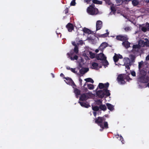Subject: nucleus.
I'll list each match as a JSON object with an SVG mask.
<instances>
[{
	"mask_svg": "<svg viewBox=\"0 0 149 149\" xmlns=\"http://www.w3.org/2000/svg\"><path fill=\"white\" fill-rule=\"evenodd\" d=\"M139 44L141 45V47H143L145 46H149V40L147 38H145L144 40H140L139 42Z\"/></svg>",
	"mask_w": 149,
	"mask_h": 149,
	"instance_id": "obj_4",
	"label": "nucleus"
},
{
	"mask_svg": "<svg viewBox=\"0 0 149 149\" xmlns=\"http://www.w3.org/2000/svg\"><path fill=\"white\" fill-rule=\"evenodd\" d=\"M129 57L131 59L130 61L132 63H133L135 62V60L136 58V56L134 55L131 54L130 55Z\"/></svg>",
	"mask_w": 149,
	"mask_h": 149,
	"instance_id": "obj_24",
	"label": "nucleus"
},
{
	"mask_svg": "<svg viewBox=\"0 0 149 149\" xmlns=\"http://www.w3.org/2000/svg\"><path fill=\"white\" fill-rule=\"evenodd\" d=\"M66 27L69 32H71L74 29L73 25L70 23H68Z\"/></svg>",
	"mask_w": 149,
	"mask_h": 149,
	"instance_id": "obj_13",
	"label": "nucleus"
},
{
	"mask_svg": "<svg viewBox=\"0 0 149 149\" xmlns=\"http://www.w3.org/2000/svg\"><path fill=\"white\" fill-rule=\"evenodd\" d=\"M118 58L121 59L123 58L122 56L120 54H119L118 55Z\"/></svg>",
	"mask_w": 149,
	"mask_h": 149,
	"instance_id": "obj_56",
	"label": "nucleus"
},
{
	"mask_svg": "<svg viewBox=\"0 0 149 149\" xmlns=\"http://www.w3.org/2000/svg\"><path fill=\"white\" fill-rule=\"evenodd\" d=\"M89 54H90V57L91 58H95L96 56V54H95V53H93V52H89Z\"/></svg>",
	"mask_w": 149,
	"mask_h": 149,
	"instance_id": "obj_34",
	"label": "nucleus"
},
{
	"mask_svg": "<svg viewBox=\"0 0 149 149\" xmlns=\"http://www.w3.org/2000/svg\"><path fill=\"white\" fill-rule=\"evenodd\" d=\"M117 80L118 82H120L121 84H124L125 83V81L124 80L123 74H120L117 77Z\"/></svg>",
	"mask_w": 149,
	"mask_h": 149,
	"instance_id": "obj_7",
	"label": "nucleus"
},
{
	"mask_svg": "<svg viewBox=\"0 0 149 149\" xmlns=\"http://www.w3.org/2000/svg\"><path fill=\"white\" fill-rule=\"evenodd\" d=\"M109 65V63L107 60V57L103 54V66L106 68Z\"/></svg>",
	"mask_w": 149,
	"mask_h": 149,
	"instance_id": "obj_10",
	"label": "nucleus"
},
{
	"mask_svg": "<svg viewBox=\"0 0 149 149\" xmlns=\"http://www.w3.org/2000/svg\"><path fill=\"white\" fill-rule=\"evenodd\" d=\"M130 29V28L129 27H127L125 28V31H128Z\"/></svg>",
	"mask_w": 149,
	"mask_h": 149,
	"instance_id": "obj_57",
	"label": "nucleus"
},
{
	"mask_svg": "<svg viewBox=\"0 0 149 149\" xmlns=\"http://www.w3.org/2000/svg\"><path fill=\"white\" fill-rule=\"evenodd\" d=\"M74 92L76 95H80V91L77 88L74 89Z\"/></svg>",
	"mask_w": 149,
	"mask_h": 149,
	"instance_id": "obj_26",
	"label": "nucleus"
},
{
	"mask_svg": "<svg viewBox=\"0 0 149 149\" xmlns=\"http://www.w3.org/2000/svg\"><path fill=\"white\" fill-rule=\"evenodd\" d=\"M146 60L147 61H149V53L148 55L146 57Z\"/></svg>",
	"mask_w": 149,
	"mask_h": 149,
	"instance_id": "obj_58",
	"label": "nucleus"
},
{
	"mask_svg": "<svg viewBox=\"0 0 149 149\" xmlns=\"http://www.w3.org/2000/svg\"><path fill=\"white\" fill-rule=\"evenodd\" d=\"M123 76L124 80L125 79L127 81H130L132 79L128 75L125 74H123Z\"/></svg>",
	"mask_w": 149,
	"mask_h": 149,
	"instance_id": "obj_23",
	"label": "nucleus"
},
{
	"mask_svg": "<svg viewBox=\"0 0 149 149\" xmlns=\"http://www.w3.org/2000/svg\"><path fill=\"white\" fill-rule=\"evenodd\" d=\"M120 140L123 143H124V141L123 139V137L121 135H120Z\"/></svg>",
	"mask_w": 149,
	"mask_h": 149,
	"instance_id": "obj_46",
	"label": "nucleus"
},
{
	"mask_svg": "<svg viewBox=\"0 0 149 149\" xmlns=\"http://www.w3.org/2000/svg\"><path fill=\"white\" fill-rule=\"evenodd\" d=\"M107 107L104 104H103V111H105L107 109Z\"/></svg>",
	"mask_w": 149,
	"mask_h": 149,
	"instance_id": "obj_51",
	"label": "nucleus"
},
{
	"mask_svg": "<svg viewBox=\"0 0 149 149\" xmlns=\"http://www.w3.org/2000/svg\"><path fill=\"white\" fill-rule=\"evenodd\" d=\"M113 4H112L111 5V12H113V13L115 12L116 11V9L115 6H114Z\"/></svg>",
	"mask_w": 149,
	"mask_h": 149,
	"instance_id": "obj_33",
	"label": "nucleus"
},
{
	"mask_svg": "<svg viewBox=\"0 0 149 149\" xmlns=\"http://www.w3.org/2000/svg\"><path fill=\"white\" fill-rule=\"evenodd\" d=\"M108 44L106 42H103V49L106 48L108 46Z\"/></svg>",
	"mask_w": 149,
	"mask_h": 149,
	"instance_id": "obj_45",
	"label": "nucleus"
},
{
	"mask_svg": "<svg viewBox=\"0 0 149 149\" xmlns=\"http://www.w3.org/2000/svg\"><path fill=\"white\" fill-rule=\"evenodd\" d=\"M69 7H68H68H66V8L64 10V12L66 14H67L68 13L69 11Z\"/></svg>",
	"mask_w": 149,
	"mask_h": 149,
	"instance_id": "obj_41",
	"label": "nucleus"
},
{
	"mask_svg": "<svg viewBox=\"0 0 149 149\" xmlns=\"http://www.w3.org/2000/svg\"><path fill=\"white\" fill-rule=\"evenodd\" d=\"M73 45L75 46V47L74 49V52H75L76 54H78L79 52L78 47L75 44H73Z\"/></svg>",
	"mask_w": 149,
	"mask_h": 149,
	"instance_id": "obj_25",
	"label": "nucleus"
},
{
	"mask_svg": "<svg viewBox=\"0 0 149 149\" xmlns=\"http://www.w3.org/2000/svg\"><path fill=\"white\" fill-rule=\"evenodd\" d=\"M88 88L90 90H92L94 88V86L91 84H88L87 85Z\"/></svg>",
	"mask_w": 149,
	"mask_h": 149,
	"instance_id": "obj_37",
	"label": "nucleus"
},
{
	"mask_svg": "<svg viewBox=\"0 0 149 149\" xmlns=\"http://www.w3.org/2000/svg\"><path fill=\"white\" fill-rule=\"evenodd\" d=\"M146 27L148 31H149V23H147L146 25Z\"/></svg>",
	"mask_w": 149,
	"mask_h": 149,
	"instance_id": "obj_54",
	"label": "nucleus"
},
{
	"mask_svg": "<svg viewBox=\"0 0 149 149\" xmlns=\"http://www.w3.org/2000/svg\"><path fill=\"white\" fill-rule=\"evenodd\" d=\"M113 59L114 62L115 63L117 62L119 60L118 55L115 54L114 56L113 57Z\"/></svg>",
	"mask_w": 149,
	"mask_h": 149,
	"instance_id": "obj_30",
	"label": "nucleus"
},
{
	"mask_svg": "<svg viewBox=\"0 0 149 149\" xmlns=\"http://www.w3.org/2000/svg\"><path fill=\"white\" fill-rule=\"evenodd\" d=\"M122 43L123 45L124 46L125 48H128L130 47V43L128 41H124Z\"/></svg>",
	"mask_w": 149,
	"mask_h": 149,
	"instance_id": "obj_19",
	"label": "nucleus"
},
{
	"mask_svg": "<svg viewBox=\"0 0 149 149\" xmlns=\"http://www.w3.org/2000/svg\"><path fill=\"white\" fill-rule=\"evenodd\" d=\"M88 70H85L83 69H81L79 70V72L80 74H84L85 72H86Z\"/></svg>",
	"mask_w": 149,
	"mask_h": 149,
	"instance_id": "obj_38",
	"label": "nucleus"
},
{
	"mask_svg": "<svg viewBox=\"0 0 149 149\" xmlns=\"http://www.w3.org/2000/svg\"><path fill=\"white\" fill-rule=\"evenodd\" d=\"M143 64V62L142 61L141 62H140L139 63V69L140 68H141V66Z\"/></svg>",
	"mask_w": 149,
	"mask_h": 149,
	"instance_id": "obj_48",
	"label": "nucleus"
},
{
	"mask_svg": "<svg viewBox=\"0 0 149 149\" xmlns=\"http://www.w3.org/2000/svg\"><path fill=\"white\" fill-rule=\"evenodd\" d=\"M71 68H70V67H69V66H68L66 67L67 69L68 70H70Z\"/></svg>",
	"mask_w": 149,
	"mask_h": 149,
	"instance_id": "obj_62",
	"label": "nucleus"
},
{
	"mask_svg": "<svg viewBox=\"0 0 149 149\" xmlns=\"http://www.w3.org/2000/svg\"><path fill=\"white\" fill-rule=\"evenodd\" d=\"M116 137L117 138H118L119 137L120 138V136L119 134H117L116 135Z\"/></svg>",
	"mask_w": 149,
	"mask_h": 149,
	"instance_id": "obj_63",
	"label": "nucleus"
},
{
	"mask_svg": "<svg viewBox=\"0 0 149 149\" xmlns=\"http://www.w3.org/2000/svg\"><path fill=\"white\" fill-rule=\"evenodd\" d=\"M149 81L148 78H145L144 77H141L140 78L139 82L143 83H148Z\"/></svg>",
	"mask_w": 149,
	"mask_h": 149,
	"instance_id": "obj_12",
	"label": "nucleus"
},
{
	"mask_svg": "<svg viewBox=\"0 0 149 149\" xmlns=\"http://www.w3.org/2000/svg\"><path fill=\"white\" fill-rule=\"evenodd\" d=\"M95 58L97 60L102 61V53H100L99 54H96Z\"/></svg>",
	"mask_w": 149,
	"mask_h": 149,
	"instance_id": "obj_20",
	"label": "nucleus"
},
{
	"mask_svg": "<svg viewBox=\"0 0 149 149\" xmlns=\"http://www.w3.org/2000/svg\"><path fill=\"white\" fill-rule=\"evenodd\" d=\"M83 31L84 33L89 34H91L92 32V31L90 30L85 27L83 29Z\"/></svg>",
	"mask_w": 149,
	"mask_h": 149,
	"instance_id": "obj_21",
	"label": "nucleus"
},
{
	"mask_svg": "<svg viewBox=\"0 0 149 149\" xmlns=\"http://www.w3.org/2000/svg\"><path fill=\"white\" fill-rule=\"evenodd\" d=\"M84 92H86L88 91V90L87 88H84Z\"/></svg>",
	"mask_w": 149,
	"mask_h": 149,
	"instance_id": "obj_59",
	"label": "nucleus"
},
{
	"mask_svg": "<svg viewBox=\"0 0 149 149\" xmlns=\"http://www.w3.org/2000/svg\"><path fill=\"white\" fill-rule=\"evenodd\" d=\"M116 39L118 40L122 41H127L128 39L126 35H120L116 36Z\"/></svg>",
	"mask_w": 149,
	"mask_h": 149,
	"instance_id": "obj_6",
	"label": "nucleus"
},
{
	"mask_svg": "<svg viewBox=\"0 0 149 149\" xmlns=\"http://www.w3.org/2000/svg\"><path fill=\"white\" fill-rule=\"evenodd\" d=\"M102 22L101 21L98 20L97 21L96 23V30H98L100 29L102 26Z\"/></svg>",
	"mask_w": 149,
	"mask_h": 149,
	"instance_id": "obj_14",
	"label": "nucleus"
},
{
	"mask_svg": "<svg viewBox=\"0 0 149 149\" xmlns=\"http://www.w3.org/2000/svg\"><path fill=\"white\" fill-rule=\"evenodd\" d=\"M75 68H71V69L70 70L73 73H77V71H75Z\"/></svg>",
	"mask_w": 149,
	"mask_h": 149,
	"instance_id": "obj_47",
	"label": "nucleus"
},
{
	"mask_svg": "<svg viewBox=\"0 0 149 149\" xmlns=\"http://www.w3.org/2000/svg\"><path fill=\"white\" fill-rule=\"evenodd\" d=\"M75 4H76V2L75 1H74V0H72L71 1V2L70 3V5L72 6H75Z\"/></svg>",
	"mask_w": 149,
	"mask_h": 149,
	"instance_id": "obj_43",
	"label": "nucleus"
},
{
	"mask_svg": "<svg viewBox=\"0 0 149 149\" xmlns=\"http://www.w3.org/2000/svg\"><path fill=\"white\" fill-rule=\"evenodd\" d=\"M122 4H127L128 2L131 1V0H122Z\"/></svg>",
	"mask_w": 149,
	"mask_h": 149,
	"instance_id": "obj_40",
	"label": "nucleus"
},
{
	"mask_svg": "<svg viewBox=\"0 0 149 149\" xmlns=\"http://www.w3.org/2000/svg\"><path fill=\"white\" fill-rule=\"evenodd\" d=\"M67 55L69 56H70V59L71 60L74 61V60H77L78 58V56L77 55H75L73 57H72V54L71 53V54L68 53Z\"/></svg>",
	"mask_w": 149,
	"mask_h": 149,
	"instance_id": "obj_17",
	"label": "nucleus"
},
{
	"mask_svg": "<svg viewBox=\"0 0 149 149\" xmlns=\"http://www.w3.org/2000/svg\"><path fill=\"white\" fill-rule=\"evenodd\" d=\"M110 95L111 93L109 90L107 89H103V100H104L105 102L107 101H109L110 99L107 100L106 98L109 97V98L110 99V97L109 96Z\"/></svg>",
	"mask_w": 149,
	"mask_h": 149,
	"instance_id": "obj_2",
	"label": "nucleus"
},
{
	"mask_svg": "<svg viewBox=\"0 0 149 149\" xmlns=\"http://www.w3.org/2000/svg\"><path fill=\"white\" fill-rule=\"evenodd\" d=\"M109 84L108 82L103 84V89H107L109 86Z\"/></svg>",
	"mask_w": 149,
	"mask_h": 149,
	"instance_id": "obj_36",
	"label": "nucleus"
},
{
	"mask_svg": "<svg viewBox=\"0 0 149 149\" xmlns=\"http://www.w3.org/2000/svg\"><path fill=\"white\" fill-rule=\"evenodd\" d=\"M108 127V125L107 122L104 121L103 122V129H107Z\"/></svg>",
	"mask_w": 149,
	"mask_h": 149,
	"instance_id": "obj_28",
	"label": "nucleus"
},
{
	"mask_svg": "<svg viewBox=\"0 0 149 149\" xmlns=\"http://www.w3.org/2000/svg\"><path fill=\"white\" fill-rule=\"evenodd\" d=\"M123 61L124 62L123 65H125L127 70H130V66L132 65V63L130 58L127 57L124 58L123 59Z\"/></svg>",
	"mask_w": 149,
	"mask_h": 149,
	"instance_id": "obj_3",
	"label": "nucleus"
},
{
	"mask_svg": "<svg viewBox=\"0 0 149 149\" xmlns=\"http://www.w3.org/2000/svg\"><path fill=\"white\" fill-rule=\"evenodd\" d=\"M141 30L143 32H145L146 31H148V29L146 26V27H142L141 28Z\"/></svg>",
	"mask_w": 149,
	"mask_h": 149,
	"instance_id": "obj_44",
	"label": "nucleus"
},
{
	"mask_svg": "<svg viewBox=\"0 0 149 149\" xmlns=\"http://www.w3.org/2000/svg\"><path fill=\"white\" fill-rule=\"evenodd\" d=\"M97 88H98H98L101 89H102V83H100Z\"/></svg>",
	"mask_w": 149,
	"mask_h": 149,
	"instance_id": "obj_42",
	"label": "nucleus"
},
{
	"mask_svg": "<svg viewBox=\"0 0 149 149\" xmlns=\"http://www.w3.org/2000/svg\"><path fill=\"white\" fill-rule=\"evenodd\" d=\"M94 5L92 4L88 7L87 9V12L92 15L96 14L98 12V9L94 7Z\"/></svg>",
	"mask_w": 149,
	"mask_h": 149,
	"instance_id": "obj_1",
	"label": "nucleus"
},
{
	"mask_svg": "<svg viewBox=\"0 0 149 149\" xmlns=\"http://www.w3.org/2000/svg\"><path fill=\"white\" fill-rule=\"evenodd\" d=\"M96 92V96L99 98H102V90H98V88L95 90Z\"/></svg>",
	"mask_w": 149,
	"mask_h": 149,
	"instance_id": "obj_9",
	"label": "nucleus"
},
{
	"mask_svg": "<svg viewBox=\"0 0 149 149\" xmlns=\"http://www.w3.org/2000/svg\"><path fill=\"white\" fill-rule=\"evenodd\" d=\"M92 66L93 67V69H97L98 66V64L97 63L93 62L92 63Z\"/></svg>",
	"mask_w": 149,
	"mask_h": 149,
	"instance_id": "obj_27",
	"label": "nucleus"
},
{
	"mask_svg": "<svg viewBox=\"0 0 149 149\" xmlns=\"http://www.w3.org/2000/svg\"><path fill=\"white\" fill-rule=\"evenodd\" d=\"M85 3H87L88 4L90 3V2L91 1V0H84Z\"/></svg>",
	"mask_w": 149,
	"mask_h": 149,
	"instance_id": "obj_50",
	"label": "nucleus"
},
{
	"mask_svg": "<svg viewBox=\"0 0 149 149\" xmlns=\"http://www.w3.org/2000/svg\"><path fill=\"white\" fill-rule=\"evenodd\" d=\"M96 104L97 105H100V109L101 110H102V101L100 100H98L95 101Z\"/></svg>",
	"mask_w": 149,
	"mask_h": 149,
	"instance_id": "obj_18",
	"label": "nucleus"
},
{
	"mask_svg": "<svg viewBox=\"0 0 149 149\" xmlns=\"http://www.w3.org/2000/svg\"><path fill=\"white\" fill-rule=\"evenodd\" d=\"M92 107L93 110L94 111H98L99 110V109H100V107H98L97 106H92Z\"/></svg>",
	"mask_w": 149,
	"mask_h": 149,
	"instance_id": "obj_35",
	"label": "nucleus"
},
{
	"mask_svg": "<svg viewBox=\"0 0 149 149\" xmlns=\"http://www.w3.org/2000/svg\"><path fill=\"white\" fill-rule=\"evenodd\" d=\"M104 116H105L106 117L108 118L109 116L107 114H106L104 116H103V121L105 120V119L104 118Z\"/></svg>",
	"mask_w": 149,
	"mask_h": 149,
	"instance_id": "obj_52",
	"label": "nucleus"
},
{
	"mask_svg": "<svg viewBox=\"0 0 149 149\" xmlns=\"http://www.w3.org/2000/svg\"><path fill=\"white\" fill-rule=\"evenodd\" d=\"M64 79H66L67 81H66V83L68 84H73L74 85H75V84L74 82L72 80V79L69 77H64Z\"/></svg>",
	"mask_w": 149,
	"mask_h": 149,
	"instance_id": "obj_15",
	"label": "nucleus"
},
{
	"mask_svg": "<svg viewBox=\"0 0 149 149\" xmlns=\"http://www.w3.org/2000/svg\"><path fill=\"white\" fill-rule=\"evenodd\" d=\"M131 75L134 76L135 77L136 76V73L134 71H132L131 72Z\"/></svg>",
	"mask_w": 149,
	"mask_h": 149,
	"instance_id": "obj_49",
	"label": "nucleus"
},
{
	"mask_svg": "<svg viewBox=\"0 0 149 149\" xmlns=\"http://www.w3.org/2000/svg\"><path fill=\"white\" fill-rule=\"evenodd\" d=\"M84 80L87 82H90L92 83H93L94 82L93 80L91 78H88L85 79H84Z\"/></svg>",
	"mask_w": 149,
	"mask_h": 149,
	"instance_id": "obj_31",
	"label": "nucleus"
},
{
	"mask_svg": "<svg viewBox=\"0 0 149 149\" xmlns=\"http://www.w3.org/2000/svg\"><path fill=\"white\" fill-rule=\"evenodd\" d=\"M79 82L80 83L81 85H82L81 83H82V79L80 78H79Z\"/></svg>",
	"mask_w": 149,
	"mask_h": 149,
	"instance_id": "obj_60",
	"label": "nucleus"
},
{
	"mask_svg": "<svg viewBox=\"0 0 149 149\" xmlns=\"http://www.w3.org/2000/svg\"><path fill=\"white\" fill-rule=\"evenodd\" d=\"M92 1L94 3L97 4H102V2L97 0H93Z\"/></svg>",
	"mask_w": 149,
	"mask_h": 149,
	"instance_id": "obj_32",
	"label": "nucleus"
},
{
	"mask_svg": "<svg viewBox=\"0 0 149 149\" xmlns=\"http://www.w3.org/2000/svg\"><path fill=\"white\" fill-rule=\"evenodd\" d=\"M88 98V94L87 93H83L82 94L80 97L79 100L81 101L86 100Z\"/></svg>",
	"mask_w": 149,
	"mask_h": 149,
	"instance_id": "obj_8",
	"label": "nucleus"
},
{
	"mask_svg": "<svg viewBox=\"0 0 149 149\" xmlns=\"http://www.w3.org/2000/svg\"><path fill=\"white\" fill-rule=\"evenodd\" d=\"M107 106V107L108 109L110 110V111H112L114 109V106L111 104L107 103H106Z\"/></svg>",
	"mask_w": 149,
	"mask_h": 149,
	"instance_id": "obj_22",
	"label": "nucleus"
},
{
	"mask_svg": "<svg viewBox=\"0 0 149 149\" xmlns=\"http://www.w3.org/2000/svg\"><path fill=\"white\" fill-rule=\"evenodd\" d=\"M95 123L102 128V117H98L95 119Z\"/></svg>",
	"mask_w": 149,
	"mask_h": 149,
	"instance_id": "obj_5",
	"label": "nucleus"
},
{
	"mask_svg": "<svg viewBox=\"0 0 149 149\" xmlns=\"http://www.w3.org/2000/svg\"><path fill=\"white\" fill-rule=\"evenodd\" d=\"M79 103L80 104L81 106L82 107H85L86 108H88L89 107H91L90 105L89 104H87L86 102L79 101Z\"/></svg>",
	"mask_w": 149,
	"mask_h": 149,
	"instance_id": "obj_16",
	"label": "nucleus"
},
{
	"mask_svg": "<svg viewBox=\"0 0 149 149\" xmlns=\"http://www.w3.org/2000/svg\"><path fill=\"white\" fill-rule=\"evenodd\" d=\"M139 3L138 0H133L132 1V3L134 6H136Z\"/></svg>",
	"mask_w": 149,
	"mask_h": 149,
	"instance_id": "obj_29",
	"label": "nucleus"
},
{
	"mask_svg": "<svg viewBox=\"0 0 149 149\" xmlns=\"http://www.w3.org/2000/svg\"><path fill=\"white\" fill-rule=\"evenodd\" d=\"M102 46V43L101 44L100 46L99 47V49L100 50L101 49V47Z\"/></svg>",
	"mask_w": 149,
	"mask_h": 149,
	"instance_id": "obj_61",
	"label": "nucleus"
},
{
	"mask_svg": "<svg viewBox=\"0 0 149 149\" xmlns=\"http://www.w3.org/2000/svg\"><path fill=\"white\" fill-rule=\"evenodd\" d=\"M106 31L107 32L106 33L104 34H103V38L107 37L108 36V35L109 34V32H108V30H106Z\"/></svg>",
	"mask_w": 149,
	"mask_h": 149,
	"instance_id": "obj_39",
	"label": "nucleus"
},
{
	"mask_svg": "<svg viewBox=\"0 0 149 149\" xmlns=\"http://www.w3.org/2000/svg\"><path fill=\"white\" fill-rule=\"evenodd\" d=\"M116 1L117 3H120L121 2L122 3V0H116Z\"/></svg>",
	"mask_w": 149,
	"mask_h": 149,
	"instance_id": "obj_53",
	"label": "nucleus"
},
{
	"mask_svg": "<svg viewBox=\"0 0 149 149\" xmlns=\"http://www.w3.org/2000/svg\"><path fill=\"white\" fill-rule=\"evenodd\" d=\"M93 113L94 116L95 117H96L97 114V113L95 111H94L93 112Z\"/></svg>",
	"mask_w": 149,
	"mask_h": 149,
	"instance_id": "obj_55",
	"label": "nucleus"
},
{
	"mask_svg": "<svg viewBox=\"0 0 149 149\" xmlns=\"http://www.w3.org/2000/svg\"><path fill=\"white\" fill-rule=\"evenodd\" d=\"M60 75L61 77H63L64 76V75L62 73H61Z\"/></svg>",
	"mask_w": 149,
	"mask_h": 149,
	"instance_id": "obj_64",
	"label": "nucleus"
},
{
	"mask_svg": "<svg viewBox=\"0 0 149 149\" xmlns=\"http://www.w3.org/2000/svg\"><path fill=\"white\" fill-rule=\"evenodd\" d=\"M141 47V45L139 43L138 45H134L133 46V50L137 52H139Z\"/></svg>",
	"mask_w": 149,
	"mask_h": 149,
	"instance_id": "obj_11",
	"label": "nucleus"
}]
</instances>
